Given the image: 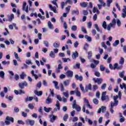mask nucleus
Instances as JSON below:
<instances>
[{"label": "nucleus", "mask_w": 126, "mask_h": 126, "mask_svg": "<svg viewBox=\"0 0 126 126\" xmlns=\"http://www.w3.org/2000/svg\"><path fill=\"white\" fill-rule=\"evenodd\" d=\"M87 27L88 28H91V27H92V23L91 22H89L87 23Z\"/></svg>", "instance_id": "obj_62"}, {"label": "nucleus", "mask_w": 126, "mask_h": 126, "mask_svg": "<svg viewBox=\"0 0 126 126\" xmlns=\"http://www.w3.org/2000/svg\"><path fill=\"white\" fill-rule=\"evenodd\" d=\"M106 67L104 66V65H100V70H101V71H104Z\"/></svg>", "instance_id": "obj_51"}, {"label": "nucleus", "mask_w": 126, "mask_h": 126, "mask_svg": "<svg viewBox=\"0 0 126 126\" xmlns=\"http://www.w3.org/2000/svg\"><path fill=\"white\" fill-rule=\"evenodd\" d=\"M53 46H54V48H59V47H60V43H57V42H55L53 44Z\"/></svg>", "instance_id": "obj_56"}, {"label": "nucleus", "mask_w": 126, "mask_h": 126, "mask_svg": "<svg viewBox=\"0 0 126 126\" xmlns=\"http://www.w3.org/2000/svg\"><path fill=\"white\" fill-rule=\"evenodd\" d=\"M56 119H57V116L54 115L53 117H52V118H51L50 119V122L51 123H54V122H55V121H56Z\"/></svg>", "instance_id": "obj_50"}, {"label": "nucleus", "mask_w": 126, "mask_h": 126, "mask_svg": "<svg viewBox=\"0 0 126 126\" xmlns=\"http://www.w3.org/2000/svg\"><path fill=\"white\" fill-rule=\"evenodd\" d=\"M50 57H51V58H55V53H54V52L51 51L49 54Z\"/></svg>", "instance_id": "obj_57"}, {"label": "nucleus", "mask_w": 126, "mask_h": 126, "mask_svg": "<svg viewBox=\"0 0 126 126\" xmlns=\"http://www.w3.org/2000/svg\"><path fill=\"white\" fill-rule=\"evenodd\" d=\"M53 102V99L51 98V94H49L48 96L47 97L46 100L45 101V103L46 104H51Z\"/></svg>", "instance_id": "obj_9"}, {"label": "nucleus", "mask_w": 126, "mask_h": 126, "mask_svg": "<svg viewBox=\"0 0 126 126\" xmlns=\"http://www.w3.org/2000/svg\"><path fill=\"white\" fill-rule=\"evenodd\" d=\"M15 58L17 60V61H20V59H19V57H18V54L16 53V52L14 53Z\"/></svg>", "instance_id": "obj_53"}, {"label": "nucleus", "mask_w": 126, "mask_h": 126, "mask_svg": "<svg viewBox=\"0 0 126 126\" xmlns=\"http://www.w3.org/2000/svg\"><path fill=\"white\" fill-rule=\"evenodd\" d=\"M94 75H95V76H96L97 77H100L101 74L98 71H95Z\"/></svg>", "instance_id": "obj_46"}, {"label": "nucleus", "mask_w": 126, "mask_h": 126, "mask_svg": "<svg viewBox=\"0 0 126 126\" xmlns=\"http://www.w3.org/2000/svg\"><path fill=\"white\" fill-rule=\"evenodd\" d=\"M17 123L18 124V125H25V123L24 122H23V121L22 120H18L17 121Z\"/></svg>", "instance_id": "obj_61"}, {"label": "nucleus", "mask_w": 126, "mask_h": 126, "mask_svg": "<svg viewBox=\"0 0 126 126\" xmlns=\"http://www.w3.org/2000/svg\"><path fill=\"white\" fill-rule=\"evenodd\" d=\"M91 87H92V85L91 84H89L87 85L85 87V91L86 92H88L89 90H92Z\"/></svg>", "instance_id": "obj_14"}, {"label": "nucleus", "mask_w": 126, "mask_h": 126, "mask_svg": "<svg viewBox=\"0 0 126 126\" xmlns=\"http://www.w3.org/2000/svg\"><path fill=\"white\" fill-rule=\"evenodd\" d=\"M18 85H19V87H20V88L21 89H24V87L25 86H28V84L27 83V82L26 81H25V82H22V83H19Z\"/></svg>", "instance_id": "obj_5"}, {"label": "nucleus", "mask_w": 126, "mask_h": 126, "mask_svg": "<svg viewBox=\"0 0 126 126\" xmlns=\"http://www.w3.org/2000/svg\"><path fill=\"white\" fill-rule=\"evenodd\" d=\"M4 72H3V71H0V77H1V78H4Z\"/></svg>", "instance_id": "obj_43"}, {"label": "nucleus", "mask_w": 126, "mask_h": 126, "mask_svg": "<svg viewBox=\"0 0 126 126\" xmlns=\"http://www.w3.org/2000/svg\"><path fill=\"white\" fill-rule=\"evenodd\" d=\"M60 69H63V66L62 65V64H59L58 65V67L56 69V71L57 73H60V72H61V70Z\"/></svg>", "instance_id": "obj_16"}, {"label": "nucleus", "mask_w": 126, "mask_h": 126, "mask_svg": "<svg viewBox=\"0 0 126 126\" xmlns=\"http://www.w3.org/2000/svg\"><path fill=\"white\" fill-rule=\"evenodd\" d=\"M42 87V82H39L36 85L37 89H40Z\"/></svg>", "instance_id": "obj_38"}, {"label": "nucleus", "mask_w": 126, "mask_h": 126, "mask_svg": "<svg viewBox=\"0 0 126 126\" xmlns=\"http://www.w3.org/2000/svg\"><path fill=\"white\" fill-rule=\"evenodd\" d=\"M93 80L95 83H97L98 85L102 84V82H103V78H97L96 79L94 78Z\"/></svg>", "instance_id": "obj_3"}, {"label": "nucleus", "mask_w": 126, "mask_h": 126, "mask_svg": "<svg viewBox=\"0 0 126 126\" xmlns=\"http://www.w3.org/2000/svg\"><path fill=\"white\" fill-rule=\"evenodd\" d=\"M57 99L59 100L60 102H62L63 101V98H62V96H61V95H57L56 96Z\"/></svg>", "instance_id": "obj_52"}, {"label": "nucleus", "mask_w": 126, "mask_h": 126, "mask_svg": "<svg viewBox=\"0 0 126 126\" xmlns=\"http://www.w3.org/2000/svg\"><path fill=\"white\" fill-rule=\"evenodd\" d=\"M73 109H75L77 112H80L81 111V107L79 105H76L75 106H73Z\"/></svg>", "instance_id": "obj_19"}, {"label": "nucleus", "mask_w": 126, "mask_h": 126, "mask_svg": "<svg viewBox=\"0 0 126 126\" xmlns=\"http://www.w3.org/2000/svg\"><path fill=\"white\" fill-rule=\"evenodd\" d=\"M80 6L81 7H87V5H88V3L87 2H83L80 3Z\"/></svg>", "instance_id": "obj_20"}, {"label": "nucleus", "mask_w": 126, "mask_h": 126, "mask_svg": "<svg viewBox=\"0 0 126 126\" xmlns=\"http://www.w3.org/2000/svg\"><path fill=\"white\" fill-rule=\"evenodd\" d=\"M93 102L95 105H98L99 104V100L97 98H94Z\"/></svg>", "instance_id": "obj_39"}, {"label": "nucleus", "mask_w": 126, "mask_h": 126, "mask_svg": "<svg viewBox=\"0 0 126 126\" xmlns=\"http://www.w3.org/2000/svg\"><path fill=\"white\" fill-rule=\"evenodd\" d=\"M115 25H114V24L110 23L108 26L107 30L108 31H110L111 30V27H114L113 26H115Z\"/></svg>", "instance_id": "obj_23"}, {"label": "nucleus", "mask_w": 126, "mask_h": 126, "mask_svg": "<svg viewBox=\"0 0 126 126\" xmlns=\"http://www.w3.org/2000/svg\"><path fill=\"white\" fill-rule=\"evenodd\" d=\"M106 111V106H102L101 108H99V109L97 111L98 114H101V112L102 113H105Z\"/></svg>", "instance_id": "obj_8"}, {"label": "nucleus", "mask_w": 126, "mask_h": 126, "mask_svg": "<svg viewBox=\"0 0 126 126\" xmlns=\"http://www.w3.org/2000/svg\"><path fill=\"white\" fill-rule=\"evenodd\" d=\"M71 14H72V15H74V14L78 15V14H79V11L78 10V9H76V10H72Z\"/></svg>", "instance_id": "obj_18"}, {"label": "nucleus", "mask_w": 126, "mask_h": 126, "mask_svg": "<svg viewBox=\"0 0 126 126\" xmlns=\"http://www.w3.org/2000/svg\"><path fill=\"white\" fill-rule=\"evenodd\" d=\"M53 83L55 84V87L56 89H59V88H60V87L58 86V85H59V83H58V82L54 81L53 82Z\"/></svg>", "instance_id": "obj_30"}, {"label": "nucleus", "mask_w": 126, "mask_h": 126, "mask_svg": "<svg viewBox=\"0 0 126 126\" xmlns=\"http://www.w3.org/2000/svg\"><path fill=\"white\" fill-rule=\"evenodd\" d=\"M14 19V15L13 14H11L10 15V16H9L8 17V20L10 22H11V21H12V20Z\"/></svg>", "instance_id": "obj_22"}, {"label": "nucleus", "mask_w": 126, "mask_h": 126, "mask_svg": "<svg viewBox=\"0 0 126 126\" xmlns=\"http://www.w3.org/2000/svg\"><path fill=\"white\" fill-rule=\"evenodd\" d=\"M123 13L122 14V16L123 18H125L126 17V10H123Z\"/></svg>", "instance_id": "obj_59"}, {"label": "nucleus", "mask_w": 126, "mask_h": 126, "mask_svg": "<svg viewBox=\"0 0 126 126\" xmlns=\"http://www.w3.org/2000/svg\"><path fill=\"white\" fill-rule=\"evenodd\" d=\"M113 2V0H107V6L108 7H110V5H111V3Z\"/></svg>", "instance_id": "obj_42"}, {"label": "nucleus", "mask_w": 126, "mask_h": 126, "mask_svg": "<svg viewBox=\"0 0 126 126\" xmlns=\"http://www.w3.org/2000/svg\"><path fill=\"white\" fill-rule=\"evenodd\" d=\"M14 79L16 80V81L19 79V75L18 74H16L14 75Z\"/></svg>", "instance_id": "obj_64"}, {"label": "nucleus", "mask_w": 126, "mask_h": 126, "mask_svg": "<svg viewBox=\"0 0 126 126\" xmlns=\"http://www.w3.org/2000/svg\"><path fill=\"white\" fill-rule=\"evenodd\" d=\"M80 88L83 93H85L86 91L84 90V87L82 86V84L79 85Z\"/></svg>", "instance_id": "obj_37"}, {"label": "nucleus", "mask_w": 126, "mask_h": 126, "mask_svg": "<svg viewBox=\"0 0 126 126\" xmlns=\"http://www.w3.org/2000/svg\"><path fill=\"white\" fill-rule=\"evenodd\" d=\"M26 74L24 72H22V74L20 75L21 79H24V78L26 77Z\"/></svg>", "instance_id": "obj_29"}, {"label": "nucleus", "mask_w": 126, "mask_h": 126, "mask_svg": "<svg viewBox=\"0 0 126 126\" xmlns=\"http://www.w3.org/2000/svg\"><path fill=\"white\" fill-rule=\"evenodd\" d=\"M125 63V59L123 57H121V59L119 61L120 64H124Z\"/></svg>", "instance_id": "obj_35"}, {"label": "nucleus", "mask_w": 126, "mask_h": 126, "mask_svg": "<svg viewBox=\"0 0 126 126\" xmlns=\"http://www.w3.org/2000/svg\"><path fill=\"white\" fill-rule=\"evenodd\" d=\"M120 88H121V89H125V90H126V84L125 83H123V85H120Z\"/></svg>", "instance_id": "obj_54"}, {"label": "nucleus", "mask_w": 126, "mask_h": 126, "mask_svg": "<svg viewBox=\"0 0 126 126\" xmlns=\"http://www.w3.org/2000/svg\"><path fill=\"white\" fill-rule=\"evenodd\" d=\"M101 101H106V102H109L110 101V98H109V95H106L104 96H101Z\"/></svg>", "instance_id": "obj_13"}, {"label": "nucleus", "mask_w": 126, "mask_h": 126, "mask_svg": "<svg viewBox=\"0 0 126 126\" xmlns=\"http://www.w3.org/2000/svg\"><path fill=\"white\" fill-rule=\"evenodd\" d=\"M57 1H58V0H53L52 1V3H53V4H54V5H56V7H59V6L57 3Z\"/></svg>", "instance_id": "obj_48"}, {"label": "nucleus", "mask_w": 126, "mask_h": 126, "mask_svg": "<svg viewBox=\"0 0 126 126\" xmlns=\"http://www.w3.org/2000/svg\"><path fill=\"white\" fill-rule=\"evenodd\" d=\"M26 124H27V125H30V126H32L35 124V121L28 119L26 121Z\"/></svg>", "instance_id": "obj_7"}, {"label": "nucleus", "mask_w": 126, "mask_h": 126, "mask_svg": "<svg viewBox=\"0 0 126 126\" xmlns=\"http://www.w3.org/2000/svg\"><path fill=\"white\" fill-rule=\"evenodd\" d=\"M85 39H87V40L89 42H91V41H92V39L91 38V37L88 36V35H85Z\"/></svg>", "instance_id": "obj_34"}, {"label": "nucleus", "mask_w": 126, "mask_h": 126, "mask_svg": "<svg viewBox=\"0 0 126 126\" xmlns=\"http://www.w3.org/2000/svg\"><path fill=\"white\" fill-rule=\"evenodd\" d=\"M44 110L45 112H46V113H49L50 112H51V111H52V108L49 107L47 108L46 107H44Z\"/></svg>", "instance_id": "obj_24"}, {"label": "nucleus", "mask_w": 126, "mask_h": 126, "mask_svg": "<svg viewBox=\"0 0 126 126\" xmlns=\"http://www.w3.org/2000/svg\"><path fill=\"white\" fill-rule=\"evenodd\" d=\"M69 80H66V81H63V83L64 85V86H68L69 85Z\"/></svg>", "instance_id": "obj_31"}, {"label": "nucleus", "mask_w": 126, "mask_h": 126, "mask_svg": "<svg viewBox=\"0 0 126 126\" xmlns=\"http://www.w3.org/2000/svg\"><path fill=\"white\" fill-rule=\"evenodd\" d=\"M31 74L32 75V76H34L35 80H37L38 77H41L42 76V75L41 74H39L38 75L35 74V73L34 72V70H33L31 71Z\"/></svg>", "instance_id": "obj_6"}, {"label": "nucleus", "mask_w": 126, "mask_h": 126, "mask_svg": "<svg viewBox=\"0 0 126 126\" xmlns=\"http://www.w3.org/2000/svg\"><path fill=\"white\" fill-rule=\"evenodd\" d=\"M94 27L98 32H100V29L99 28V27L97 24L94 25Z\"/></svg>", "instance_id": "obj_47"}, {"label": "nucleus", "mask_w": 126, "mask_h": 126, "mask_svg": "<svg viewBox=\"0 0 126 126\" xmlns=\"http://www.w3.org/2000/svg\"><path fill=\"white\" fill-rule=\"evenodd\" d=\"M81 30L82 32H83V33H85V34H87V31H86V29H85L84 27H81Z\"/></svg>", "instance_id": "obj_40"}, {"label": "nucleus", "mask_w": 126, "mask_h": 126, "mask_svg": "<svg viewBox=\"0 0 126 126\" xmlns=\"http://www.w3.org/2000/svg\"><path fill=\"white\" fill-rule=\"evenodd\" d=\"M77 121H78V117H73L72 120V122L73 123H75V122H77Z\"/></svg>", "instance_id": "obj_60"}, {"label": "nucleus", "mask_w": 126, "mask_h": 126, "mask_svg": "<svg viewBox=\"0 0 126 126\" xmlns=\"http://www.w3.org/2000/svg\"><path fill=\"white\" fill-rule=\"evenodd\" d=\"M102 27L104 28L106 30L107 29V23H106V21H104L102 25Z\"/></svg>", "instance_id": "obj_41"}, {"label": "nucleus", "mask_w": 126, "mask_h": 126, "mask_svg": "<svg viewBox=\"0 0 126 126\" xmlns=\"http://www.w3.org/2000/svg\"><path fill=\"white\" fill-rule=\"evenodd\" d=\"M119 44H120V41L119 40H116L115 42L113 43V46L114 47H117Z\"/></svg>", "instance_id": "obj_36"}, {"label": "nucleus", "mask_w": 126, "mask_h": 126, "mask_svg": "<svg viewBox=\"0 0 126 126\" xmlns=\"http://www.w3.org/2000/svg\"><path fill=\"white\" fill-rule=\"evenodd\" d=\"M32 100H33V97L32 96L27 97L25 99V102H28V101H32Z\"/></svg>", "instance_id": "obj_32"}, {"label": "nucleus", "mask_w": 126, "mask_h": 126, "mask_svg": "<svg viewBox=\"0 0 126 126\" xmlns=\"http://www.w3.org/2000/svg\"><path fill=\"white\" fill-rule=\"evenodd\" d=\"M67 119H68V114H65V115L64 116V117L63 118V120L64 122H66L67 121Z\"/></svg>", "instance_id": "obj_44"}, {"label": "nucleus", "mask_w": 126, "mask_h": 126, "mask_svg": "<svg viewBox=\"0 0 126 126\" xmlns=\"http://www.w3.org/2000/svg\"><path fill=\"white\" fill-rule=\"evenodd\" d=\"M101 46H102L104 49H107V45H106V43H105V42H101Z\"/></svg>", "instance_id": "obj_63"}, {"label": "nucleus", "mask_w": 126, "mask_h": 126, "mask_svg": "<svg viewBox=\"0 0 126 126\" xmlns=\"http://www.w3.org/2000/svg\"><path fill=\"white\" fill-rule=\"evenodd\" d=\"M75 94H76V96H77V97H80L81 96V94L80 93V92L78 91V88L76 89Z\"/></svg>", "instance_id": "obj_27"}, {"label": "nucleus", "mask_w": 126, "mask_h": 126, "mask_svg": "<svg viewBox=\"0 0 126 126\" xmlns=\"http://www.w3.org/2000/svg\"><path fill=\"white\" fill-rule=\"evenodd\" d=\"M106 87H107V84H103L101 87V89H102V90H105V89H106Z\"/></svg>", "instance_id": "obj_58"}, {"label": "nucleus", "mask_w": 126, "mask_h": 126, "mask_svg": "<svg viewBox=\"0 0 126 126\" xmlns=\"http://www.w3.org/2000/svg\"><path fill=\"white\" fill-rule=\"evenodd\" d=\"M66 76L67 77H72V76H73V72L71 70H67L66 72Z\"/></svg>", "instance_id": "obj_11"}, {"label": "nucleus", "mask_w": 126, "mask_h": 126, "mask_svg": "<svg viewBox=\"0 0 126 126\" xmlns=\"http://www.w3.org/2000/svg\"><path fill=\"white\" fill-rule=\"evenodd\" d=\"M55 106L57 107L54 109L55 112H57V111H60V110H61V105L60 104H56Z\"/></svg>", "instance_id": "obj_21"}, {"label": "nucleus", "mask_w": 126, "mask_h": 126, "mask_svg": "<svg viewBox=\"0 0 126 126\" xmlns=\"http://www.w3.org/2000/svg\"><path fill=\"white\" fill-rule=\"evenodd\" d=\"M1 63L3 65H6V64H10V62L9 61L6 62V61H4L1 62Z\"/></svg>", "instance_id": "obj_45"}, {"label": "nucleus", "mask_w": 126, "mask_h": 126, "mask_svg": "<svg viewBox=\"0 0 126 126\" xmlns=\"http://www.w3.org/2000/svg\"><path fill=\"white\" fill-rule=\"evenodd\" d=\"M125 71H123L119 73V75L120 77H121V78H124V76H125Z\"/></svg>", "instance_id": "obj_26"}, {"label": "nucleus", "mask_w": 126, "mask_h": 126, "mask_svg": "<svg viewBox=\"0 0 126 126\" xmlns=\"http://www.w3.org/2000/svg\"><path fill=\"white\" fill-rule=\"evenodd\" d=\"M48 26L50 29H54V26L50 21L48 22Z\"/></svg>", "instance_id": "obj_28"}, {"label": "nucleus", "mask_w": 126, "mask_h": 126, "mask_svg": "<svg viewBox=\"0 0 126 126\" xmlns=\"http://www.w3.org/2000/svg\"><path fill=\"white\" fill-rule=\"evenodd\" d=\"M72 58L73 60H76V58H78V52L76 51L72 52Z\"/></svg>", "instance_id": "obj_10"}, {"label": "nucleus", "mask_w": 126, "mask_h": 126, "mask_svg": "<svg viewBox=\"0 0 126 126\" xmlns=\"http://www.w3.org/2000/svg\"><path fill=\"white\" fill-rule=\"evenodd\" d=\"M27 5V3L25 1L23 2V6H22V10L23 11H25L27 13H28V6L26 5Z\"/></svg>", "instance_id": "obj_4"}, {"label": "nucleus", "mask_w": 126, "mask_h": 126, "mask_svg": "<svg viewBox=\"0 0 126 126\" xmlns=\"http://www.w3.org/2000/svg\"><path fill=\"white\" fill-rule=\"evenodd\" d=\"M63 96H64V97H66V98H68L69 97L68 91H66L65 92H63Z\"/></svg>", "instance_id": "obj_33"}, {"label": "nucleus", "mask_w": 126, "mask_h": 126, "mask_svg": "<svg viewBox=\"0 0 126 126\" xmlns=\"http://www.w3.org/2000/svg\"><path fill=\"white\" fill-rule=\"evenodd\" d=\"M93 12L94 13H95L96 12L97 14H100V11L96 8V7H94L93 10Z\"/></svg>", "instance_id": "obj_25"}, {"label": "nucleus", "mask_w": 126, "mask_h": 126, "mask_svg": "<svg viewBox=\"0 0 126 126\" xmlns=\"http://www.w3.org/2000/svg\"><path fill=\"white\" fill-rule=\"evenodd\" d=\"M5 124L8 126L9 125H10V122H12V123H14V119L12 117H9V116H7L5 118Z\"/></svg>", "instance_id": "obj_2"}, {"label": "nucleus", "mask_w": 126, "mask_h": 126, "mask_svg": "<svg viewBox=\"0 0 126 126\" xmlns=\"http://www.w3.org/2000/svg\"><path fill=\"white\" fill-rule=\"evenodd\" d=\"M34 94H35V95H37V96H42L43 94V92L42 91L38 92L37 90H35L34 91Z\"/></svg>", "instance_id": "obj_17"}, {"label": "nucleus", "mask_w": 126, "mask_h": 126, "mask_svg": "<svg viewBox=\"0 0 126 126\" xmlns=\"http://www.w3.org/2000/svg\"><path fill=\"white\" fill-rule=\"evenodd\" d=\"M71 29L72 31H76V30H77V26L75 25H73Z\"/></svg>", "instance_id": "obj_49"}, {"label": "nucleus", "mask_w": 126, "mask_h": 126, "mask_svg": "<svg viewBox=\"0 0 126 126\" xmlns=\"http://www.w3.org/2000/svg\"><path fill=\"white\" fill-rule=\"evenodd\" d=\"M118 98H119V99H121L122 98V92H118V95L113 96L114 101H111L109 106L113 107L114 108L115 106H117V105H119Z\"/></svg>", "instance_id": "obj_1"}, {"label": "nucleus", "mask_w": 126, "mask_h": 126, "mask_svg": "<svg viewBox=\"0 0 126 126\" xmlns=\"http://www.w3.org/2000/svg\"><path fill=\"white\" fill-rule=\"evenodd\" d=\"M84 102L87 104V108H89L90 109H92V106L90 105V103H89V101L88 99L86 98H84Z\"/></svg>", "instance_id": "obj_12"}, {"label": "nucleus", "mask_w": 126, "mask_h": 126, "mask_svg": "<svg viewBox=\"0 0 126 126\" xmlns=\"http://www.w3.org/2000/svg\"><path fill=\"white\" fill-rule=\"evenodd\" d=\"M88 55V59H89V60H90V59H91V57H92V51L89 52Z\"/></svg>", "instance_id": "obj_55"}, {"label": "nucleus", "mask_w": 126, "mask_h": 126, "mask_svg": "<svg viewBox=\"0 0 126 126\" xmlns=\"http://www.w3.org/2000/svg\"><path fill=\"white\" fill-rule=\"evenodd\" d=\"M75 78L77 80H79V81H82L83 80V77L81 75H78L77 74H76L75 75Z\"/></svg>", "instance_id": "obj_15"}]
</instances>
